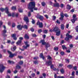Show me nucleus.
Here are the masks:
<instances>
[{"mask_svg":"<svg viewBox=\"0 0 78 78\" xmlns=\"http://www.w3.org/2000/svg\"><path fill=\"white\" fill-rule=\"evenodd\" d=\"M36 5L35 3L34 2H31L29 3L28 5V8L29 9H33L37 11L38 9L37 8L35 7Z\"/></svg>","mask_w":78,"mask_h":78,"instance_id":"obj_1","label":"nucleus"},{"mask_svg":"<svg viewBox=\"0 0 78 78\" xmlns=\"http://www.w3.org/2000/svg\"><path fill=\"white\" fill-rule=\"evenodd\" d=\"M53 31L56 33V36H59L60 34H61V32H60V30L59 29L58 27H55L53 29Z\"/></svg>","mask_w":78,"mask_h":78,"instance_id":"obj_2","label":"nucleus"},{"mask_svg":"<svg viewBox=\"0 0 78 78\" xmlns=\"http://www.w3.org/2000/svg\"><path fill=\"white\" fill-rule=\"evenodd\" d=\"M0 67H1L0 69V72L1 73H2L3 72L5 69H6V67L4 66L3 64H0Z\"/></svg>","mask_w":78,"mask_h":78,"instance_id":"obj_3","label":"nucleus"},{"mask_svg":"<svg viewBox=\"0 0 78 78\" xmlns=\"http://www.w3.org/2000/svg\"><path fill=\"white\" fill-rule=\"evenodd\" d=\"M66 37L65 38V40H66V41L69 40L70 38L72 39V36L69 35V34L68 33L66 34Z\"/></svg>","mask_w":78,"mask_h":78,"instance_id":"obj_4","label":"nucleus"},{"mask_svg":"<svg viewBox=\"0 0 78 78\" xmlns=\"http://www.w3.org/2000/svg\"><path fill=\"white\" fill-rule=\"evenodd\" d=\"M37 18V19H39L41 21H43V20H44V16L38 14L37 16H36Z\"/></svg>","mask_w":78,"mask_h":78,"instance_id":"obj_5","label":"nucleus"},{"mask_svg":"<svg viewBox=\"0 0 78 78\" xmlns=\"http://www.w3.org/2000/svg\"><path fill=\"white\" fill-rule=\"evenodd\" d=\"M24 43L25 44V45H26V46H23V47L24 49H27L28 47H30V44H28V41L24 42Z\"/></svg>","mask_w":78,"mask_h":78,"instance_id":"obj_6","label":"nucleus"},{"mask_svg":"<svg viewBox=\"0 0 78 78\" xmlns=\"http://www.w3.org/2000/svg\"><path fill=\"white\" fill-rule=\"evenodd\" d=\"M24 20L26 22V24L28 25V23H29V19L28 17L25 16L24 17Z\"/></svg>","mask_w":78,"mask_h":78,"instance_id":"obj_7","label":"nucleus"},{"mask_svg":"<svg viewBox=\"0 0 78 78\" xmlns=\"http://www.w3.org/2000/svg\"><path fill=\"white\" fill-rule=\"evenodd\" d=\"M37 25H39V28H42L43 27V24L42 23H41L39 21H37Z\"/></svg>","mask_w":78,"mask_h":78,"instance_id":"obj_8","label":"nucleus"},{"mask_svg":"<svg viewBox=\"0 0 78 78\" xmlns=\"http://www.w3.org/2000/svg\"><path fill=\"white\" fill-rule=\"evenodd\" d=\"M8 53H9V54L10 55L9 56V57H10V58H12L13 57H14V56H15L14 54H12L11 52L10 51H8Z\"/></svg>","mask_w":78,"mask_h":78,"instance_id":"obj_9","label":"nucleus"},{"mask_svg":"<svg viewBox=\"0 0 78 78\" xmlns=\"http://www.w3.org/2000/svg\"><path fill=\"white\" fill-rule=\"evenodd\" d=\"M52 60H49L48 61H47L46 62V64L47 66H49L51 65V64H52Z\"/></svg>","mask_w":78,"mask_h":78,"instance_id":"obj_10","label":"nucleus"},{"mask_svg":"<svg viewBox=\"0 0 78 78\" xmlns=\"http://www.w3.org/2000/svg\"><path fill=\"white\" fill-rule=\"evenodd\" d=\"M23 28V25L21 26L20 25L17 26V28L19 30H22V29Z\"/></svg>","mask_w":78,"mask_h":78,"instance_id":"obj_11","label":"nucleus"},{"mask_svg":"<svg viewBox=\"0 0 78 78\" xmlns=\"http://www.w3.org/2000/svg\"><path fill=\"white\" fill-rule=\"evenodd\" d=\"M12 37L13 38V39L14 40H17V37H16V34H12L11 35Z\"/></svg>","mask_w":78,"mask_h":78,"instance_id":"obj_12","label":"nucleus"},{"mask_svg":"<svg viewBox=\"0 0 78 78\" xmlns=\"http://www.w3.org/2000/svg\"><path fill=\"white\" fill-rule=\"evenodd\" d=\"M6 32H7V31H6V29H4L2 31V35L4 37H6L7 36L6 34H5V33H6Z\"/></svg>","mask_w":78,"mask_h":78,"instance_id":"obj_13","label":"nucleus"},{"mask_svg":"<svg viewBox=\"0 0 78 78\" xmlns=\"http://www.w3.org/2000/svg\"><path fill=\"white\" fill-rule=\"evenodd\" d=\"M54 78H65L64 76H57L56 74H55L54 75Z\"/></svg>","mask_w":78,"mask_h":78,"instance_id":"obj_14","label":"nucleus"},{"mask_svg":"<svg viewBox=\"0 0 78 78\" xmlns=\"http://www.w3.org/2000/svg\"><path fill=\"white\" fill-rule=\"evenodd\" d=\"M22 42V41L21 40H19L16 42V45H22V44H21Z\"/></svg>","mask_w":78,"mask_h":78,"instance_id":"obj_15","label":"nucleus"},{"mask_svg":"<svg viewBox=\"0 0 78 78\" xmlns=\"http://www.w3.org/2000/svg\"><path fill=\"white\" fill-rule=\"evenodd\" d=\"M54 6L55 7H59V4L58 2H56V3H55L54 4Z\"/></svg>","mask_w":78,"mask_h":78,"instance_id":"obj_16","label":"nucleus"},{"mask_svg":"<svg viewBox=\"0 0 78 78\" xmlns=\"http://www.w3.org/2000/svg\"><path fill=\"white\" fill-rule=\"evenodd\" d=\"M5 11L7 14H8L9 13V11H8L9 10V8L8 7H6L5 9Z\"/></svg>","mask_w":78,"mask_h":78,"instance_id":"obj_17","label":"nucleus"},{"mask_svg":"<svg viewBox=\"0 0 78 78\" xmlns=\"http://www.w3.org/2000/svg\"><path fill=\"white\" fill-rule=\"evenodd\" d=\"M41 42L42 45H45V44H46V42H45V40H41Z\"/></svg>","mask_w":78,"mask_h":78,"instance_id":"obj_18","label":"nucleus"},{"mask_svg":"<svg viewBox=\"0 0 78 78\" xmlns=\"http://www.w3.org/2000/svg\"><path fill=\"white\" fill-rule=\"evenodd\" d=\"M45 46L46 47V50H47V48H48V47H50V45L49 43H46L45 44Z\"/></svg>","mask_w":78,"mask_h":78,"instance_id":"obj_19","label":"nucleus"},{"mask_svg":"<svg viewBox=\"0 0 78 78\" xmlns=\"http://www.w3.org/2000/svg\"><path fill=\"white\" fill-rule=\"evenodd\" d=\"M40 56L41 58H42V59L43 60H44V59H45V57H44V56L43 53H41L40 54Z\"/></svg>","mask_w":78,"mask_h":78,"instance_id":"obj_20","label":"nucleus"},{"mask_svg":"<svg viewBox=\"0 0 78 78\" xmlns=\"http://www.w3.org/2000/svg\"><path fill=\"white\" fill-rule=\"evenodd\" d=\"M16 48H17L16 46H14L13 47V49H12V48H11V50L12 51H15V50H16Z\"/></svg>","mask_w":78,"mask_h":78,"instance_id":"obj_21","label":"nucleus"},{"mask_svg":"<svg viewBox=\"0 0 78 78\" xmlns=\"http://www.w3.org/2000/svg\"><path fill=\"white\" fill-rule=\"evenodd\" d=\"M77 19V18L73 19L71 21L72 22V23H75V21Z\"/></svg>","mask_w":78,"mask_h":78,"instance_id":"obj_22","label":"nucleus"},{"mask_svg":"<svg viewBox=\"0 0 78 78\" xmlns=\"http://www.w3.org/2000/svg\"><path fill=\"white\" fill-rule=\"evenodd\" d=\"M71 7L70 5H67V9H69V10H70V9H71Z\"/></svg>","mask_w":78,"mask_h":78,"instance_id":"obj_23","label":"nucleus"},{"mask_svg":"<svg viewBox=\"0 0 78 78\" xmlns=\"http://www.w3.org/2000/svg\"><path fill=\"white\" fill-rule=\"evenodd\" d=\"M25 39H29V37L28 36L27 34H25L24 36Z\"/></svg>","mask_w":78,"mask_h":78,"instance_id":"obj_24","label":"nucleus"},{"mask_svg":"<svg viewBox=\"0 0 78 78\" xmlns=\"http://www.w3.org/2000/svg\"><path fill=\"white\" fill-rule=\"evenodd\" d=\"M8 62L9 63V64H14V62L12 61H10V60H8Z\"/></svg>","mask_w":78,"mask_h":78,"instance_id":"obj_25","label":"nucleus"},{"mask_svg":"<svg viewBox=\"0 0 78 78\" xmlns=\"http://www.w3.org/2000/svg\"><path fill=\"white\" fill-rule=\"evenodd\" d=\"M60 71L62 74H63V73H64V69H63V68H62L61 69Z\"/></svg>","mask_w":78,"mask_h":78,"instance_id":"obj_26","label":"nucleus"},{"mask_svg":"<svg viewBox=\"0 0 78 78\" xmlns=\"http://www.w3.org/2000/svg\"><path fill=\"white\" fill-rule=\"evenodd\" d=\"M48 58L47 59H49V60H52V58H51V57L50 56V55H48Z\"/></svg>","mask_w":78,"mask_h":78,"instance_id":"obj_27","label":"nucleus"},{"mask_svg":"<svg viewBox=\"0 0 78 78\" xmlns=\"http://www.w3.org/2000/svg\"><path fill=\"white\" fill-rule=\"evenodd\" d=\"M62 47L63 50H65V49H66V50H67V47H66V46L64 45H62Z\"/></svg>","mask_w":78,"mask_h":78,"instance_id":"obj_28","label":"nucleus"},{"mask_svg":"<svg viewBox=\"0 0 78 78\" xmlns=\"http://www.w3.org/2000/svg\"><path fill=\"white\" fill-rule=\"evenodd\" d=\"M68 67L69 69H72L73 67V66L72 65H70L68 66Z\"/></svg>","mask_w":78,"mask_h":78,"instance_id":"obj_29","label":"nucleus"},{"mask_svg":"<svg viewBox=\"0 0 78 78\" xmlns=\"http://www.w3.org/2000/svg\"><path fill=\"white\" fill-rule=\"evenodd\" d=\"M61 28L62 30H64V24H62L61 25Z\"/></svg>","mask_w":78,"mask_h":78,"instance_id":"obj_30","label":"nucleus"},{"mask_svg":"<svg viewBox=\"0 0 78 78\" xmlns=\"http://www.w3.org/2000/svg\"><path fill=\"white\" fill-rule=\"evenodd\" d=\"M23 28H25V29H28V26L27 25H24L23 26Z\"/></svg>","mask_w":78,"mask_h":78,"instance_id":"obj_31","label":"nucleus"},{"mask_svg":"<svg viewBox=\"0 0 78 78\" xmlns=\"http://www.w3.org/2000/svg\"><path fill=\"white\" fill-rule=\"evenodd\" d=\"M60 16L61 17H64V13L62 12H61Z\"/></svg>","mask_w":78,"mask_h":78,"instance_id":"obj_32","label":"nucleus"},{"mask_svg":"<svg viewBox=\"0 0 78 78\" xmlns=\"http://www.w3.org/2000/svg\"><path fill=\"white\" fill-rule=\"evenodd\" d=\"M12 10H16V7L15 6H12L11 8Z\"/></svg>","mask_w":78,"mask_h":78,"instance_id":"obj_33","label":"nucleus"},{"mask_svg":"<svg viewBox=\"0 0 78 78\" xmlns=\"http://www.w3.org/2000/svg\"><path fill=\"white\" fill-rule=\"evenodd\" d=\"M16 69H20L21 67L19 65H17L16 66Z\"/></svg>","mask_w":78,"mask_h":78,"instance_id":"obj_34","label":"nucleus"},{"mask_svg":"<svg viewBox=\"0 0 78 78\" xmlns=\"http://www.w3.org/2000/svg\"><path fill=\"white\" fill-rule=\"evenodd\" d=\"M43 32L44 33H45V34H47L48 33V30H43Z\"/></svg>","mask_w":78,"mask_h":78,"instance_id":"obj_35","label":"nucleus"},{"mask_svg":"<svg viewBox=\"0 0 78 78\" xmlns=\"http://www.w3.org/2000/svg\"><path fill=\"white\" fill-rule=\"evenodd\" d=\"M41 4L42 6H45V3L44 2H43L41 3Z\"/></svg>","mask_w":78,"mask_h":78,"instance_id":"obj_36","label":"nucleus"},{"mask_svg":"<svg viewBox=\"0 0 78 78\" xmlns=\"http://www.w3.org/2000/svg\"><path fill=\"white\" fill-rule=\"evenodd\" d=\"M30 30L32 31V32H33L34 31V30L33 27H31L30 29Z\"/></svg>","mask_w":78,"mask_h":78,"instance_id":"obj_37","label":"nucleus"},{"mask_svg":"<svg viewBox=\"0 0 78 78\" xmlns=\"http://www.w3.org/2000/svg\"><path fill=\"white\" fill-rule=\"evenodd\" d=\"M18 11L20 12H23V11H22V10L20 8L18 9Z\"/></svg>","mask_w":78,"mask_h":78,"instance_id":"obj_38","label":"nucleus"},{"mask_svg":"<svg viewBox=\"0 0 78 78\" xmlns=\"http://www.w3.org/2000/svg\"><path fill=\"white\" fill-rule=\"evenodd\" d=\"M23 62L22 61H20L19 62V64L20 65H22V64H23Z\"/></svg>","mask_w":78,"mask_h":78,"instance_id":"obj_39","label":"nucleus"},{"mask_svg":"<svg viewBox=\"0 0 78 78\" xmlns=\"http://www.w3.org/2000/svg\"><path fill=\"white\" fill-rule=\"evenodd\" d=\"M32 24H34L35 23V21L33 19H32Z\"/></svg>","mask_w":78,"mask_h":78,"instance_id":"obj_40","label":"nucleus"},{"mask_svg":"<svg viewBox=\"0 0 78 78\" xmlns=\"http://www.w3.org/2000/svg\"><path fill=\"white\" fill-rule=\"evenodd\" d=\"M31 76H32V77L34 78V76H35V74L33 73L31 74Z\"/></svg>","mask_w":78,"mask_h":78,"instance_id":"obj_41","label":"nucleus"},{"mask_svg":"<svg viewBox=\"0 0 78 78\" xmlns=\"http://www.w3.org/2000/svg\"><path fill=\"white\" fill-rule=\"evenodd\" d=\"M76 17V15H73V19H77L76 18H75V17Z\"/></svg>","mask_w":78,"mask_h":78,"instance_id":"obj_42","label":"nucleus"},{"mask_svg":"<svg viewBox=\"0 0 78 78\" xmlns=\"http://www.w3.org/2000/svg\"><path fill=\"white\" fill-rule=\"evenodd\" d=\"M76 32H78V26H77L76 27Z\"/></svg>","mask_w":78,"mask_h":78,"instance_id":"obj_43","label":"nucleus"},{"mask_svg":"<svg viewBox=\"0 0 78 78\" xmlns=\"http://www.w3.org/2000/svg\"><path fill=\"white\" fill-rule=\"evenodd\" d=\"M28 17H30L31 16V12H28Z\"/></svg>","mask_w":78,"mask_h":78,"instance_id":"obj_44","label":"nucleus"},{"mask_svg":"<svg viewBox=\"0 0 78 78\" xmlns=\"http://www.w3.org/2000/svg\"><path fill=\"white\" fill-rule=\"evenodd\" d=\"M7 72L8 73H11V70L9 69L7 71Z\"/></svg>","mask_w":78,"mask_h":78,"instance_id":"obj_45","label":"nucleus"},{"mask_svg":"<svg viewBox=\"0 0 78 78\" xmlns=\"http://www.w3.org/2000/svg\"><path fill=\"white\" fill-rule=\"evenodd\" d=\"M0 9V10L2 12H3V11H5V9L3 8H1Z\"/></svg>","mask_w":78,"mask_h":78,"instance_id":"obj_46","label":"nucleus"},{"mask_svg":"<svg viewBox=\"0 0 78 78\" xmlns=\"http://www.w3.org/2000/svg\"><path fill=\"white\" fill-rule=\"evenodd\" d=\"M34 63L35 64H38V63L37 62V61H34Z\"/></svg>","mask_w":78,"mask_h":78,"instance_id":"obj_47","label":"nucleus"},{"mask_svg":"<svg viewBox=\"0 0 78 78\" xmlns=\"http://www.w3.org/2000/svg\"><path fill=\"white\" fill-rule=\"evenodd\" d=\"M60 54L62 55H64V52L63 51L61 52Z\"/></svg>","mask_w":78,"mask_h":78,"instance_id":"obj_48","label":"nucleus"},{"mask_svg":"<svg viewBox=\"0 0 78 78\" xmlns=\"http://www.w3.org/2000/svg\"><path fill=\"white\" fill-rule=\"evenodd\" d=\"M32 36L33 37H36V36H37L36 35V34H32Z\"/></svg>","mask_w":78,"mask_h":78,"instance_id":"obj_49","label":"nucleus"},{"mask_svg":"<svg viewBox=\"0 0 78 78\" xmlns=\"http://www.w3.org/2000/svg\"><path fill=\"white\" fill-rule=\"evenodd\" d=\"M64 16L66 17H69V15H67L66 13H65L64 14Z\"/></svg>","mask_w":78,"mask_h":78,"instance_id":"obj_50","label":"nucleus"},{"mask_svg":"<svg viewBox=\"0 0 78 78\" xmlns=\"http://www.w3.org/2000/svg\"><path fill=\"white\" fill-rule=\"evenodd\" d=\"M72 76H75V71H73L72 73Z\"/></svg>","mask_w":78,"mask_h":78,"instance_id":"obj_51","label":"nucleus"},{"mask_svg":"<svg viewBox=\"0 0 78 78\" xmlns=\"http://www.w3.org/2000/svg\"><path fill=\"white\" fill-rule=\"evenodd\" d=\"M12 17H14V16H15V13L14 12L12 13Z\"/></svg>","mask_w":78,"mask_h":78,"instance_id":"obj_52","label":"nucleus"},{"mask_svg":"<svg viewBox=\"0 0 78 78\" xmlns=\"http://www.w3.org/2000/svg\"><path fill=\"white\" fill-rule=\"evenodd\" d=\"M69 47L70 48H72L73 47V44H71L69 45Z\"/></svg>","mask_w":78,"mask_h":78,"instance_id":"obj_53","label":"nucleus"},{"mask_svg":"<svg viewBox=\"0 0 78 78\" xmlns=\"http://www.w3.org/2000/svg\"><path fill=\"white\" fill-rule=\"evenodd\" d=\"M42 32V30L41 29H39L38 30V33H41Z\"/></svg>","mask_w":78,"mask_h":78,"instance_id":"obj_54","label":"nucleus"},{"mask_svg":"<svg viewBox=\"0 0 78 78\" xmlns=\"http://www.w3.org/2000/svg\"><path fill=\"white\" fill-rule=\"evenodd\" d=\"M19 39H20V41H22V40H23V37H20L19 38Z\"/></svg>","mask_w":78,"mask_h":78,"instance_id":"obj_55","label":"nucleus"},{"mask_svg":"<svg viewBox=\"0 0 78 78\" xmlns=\"http://www.w3.org/2000/svg\"><path fill=\"white\" fill-rule=\"evenodd\" d=\"M2 24H3V22L2 21H0V28L1 27V26L2 25Z\"/></svg>","mask_w":78,"mask_h":78,"instance_id":"obj_56","label":"nucleus"},{"mask_svg":"<svg viewBox=\"0 0 78 78\" xmlns=\"http://www.w3.org/2000/svg\"><path fill=\"white\" fill-rule=\"evenodd\" d=\"M44 16L46 18V19H48V15H44Z\"/></svg>","mask_w":78,"mask_h":78,"instance_id":"obj_57","label":"nucleus"},{"mask_svg":"<svg viewBox=\"0 0 78 78\" xmlns=\"http://www.w3.org/2000/svg\"><path fill=\"white\" fill-rule=\"evenodd\" d=\"M60 6L61 8H63V7H64V4H61Z\"/></svg>","mask_w":78,"mask_h":78,"instance_id":"obj_58","label":"nucleus"},{"mask_svg":"<svg viewBox=\"0 0 78 78\" xmlns=\"http://www.w3.org/2000/svg\"><path fill=\"white\" fill-rule=\"evenodd\" d=\"M53 20H55V19H56V16H53Z\"/></svg>","mask_w":78,"mask_h":78,"instance_id":"obj_59","label":"nucleus"},{"mask_svg":"<svg viewBox=\"0 0 78 78\" xmlns=\"http://www.w3.org/2000/svg\"><path fill=\"white\" fill-rule=\"evenodd\" d=\"M55 50H56L57 51V50H58V48H54Z\"/></svg>","mask_w":78,"mask_h":78,"instance_id":"obj_60","label":"nucleus"},{"mask_svg":"<svg viewBox=\"0 0 78 78\" xmlns=\"http://www.w3.org/2000/svg\"><path fill=\"white\" fill-rule=\"evenodd\" d=\"M69 25V24H67L66 26V28H68Z\"/></svg>","mask_w":78,"mask_h":78,"instance_id":"obj_61","label":"nucleus"},{"mask_svg":"<svg viewBox=\"0 0 78 78\" xmlns=\"http://www.w3.org/2000/svg\"><path fill=\"white\" fill-rule=\"evenodd\" d=\"M75 11V10L74 9H72L70 11V12H73Z\"/></svg>","mask_w":78,"mask_h":78,"instance_id":"obj_62","label":"nucleus"},{"mask_svg":"<svg viewBox=\"0 0 78 78\" xmlns=\"http://www.w3.org/2000/svg\"><path fill=\"white\" fill-rule=\"evenodd\" d=\"M12 27H15V23H13L12 25Z\"/></svg>","mask_w":78,"mask_h":78,"instance_id":"obj_63","label":"nucleus"},{"mask_svg":"<svg viewBox=\"0 0 78 78\" xmlns=\"http://www.w3.org/2000/svg\"><path fill=\"white\" fill-rule=\"evenodd\" d=\"M6 78H10V76H9L7 75L6 77Z\"/></svg>","mask_w":78,"mask_h":78,"instance_id":"obj_64","label":"nucleus"}]
</instances>
